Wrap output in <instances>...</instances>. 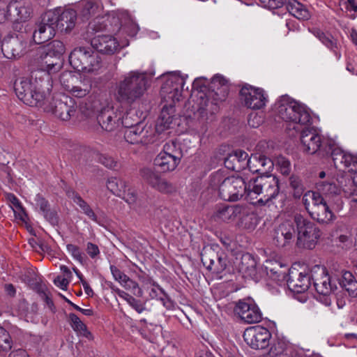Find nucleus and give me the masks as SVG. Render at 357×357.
Instances as JSON below:
<instances>
[{"instance_id": "obj_1", "label": "nucleus", "mask_w": 357, "mask_h": 357, "mask_svg": "<svg viewBox=\"0 0 357 357\" xmlns=\"http://www.w3.org/2000/svg\"><path fill=\"white\" fill-rule=\"evenodd\" d=\"M253 182L250 188V184L248 187L244 179L241 176L225 177L222 172L213 173L210 178V186L218 190L220 197L228 202H236L243 197V195L253 199V195H260L263 190V183L259 178L251 180Z\"/></svg>"}, {"instance_id": "obj_2", "label": "nucleus", "mask_w": 357, "mask_h": 357, "mask_svg": "<svg viewBox=\"0 0 357 357\" xmlns=\"http://www.w3.org/2000/svg\"><path fill=\"white\" fill-rule=\"evenodd\" d=\"M149 86V81L145 73L131 71L116 83L115 100L121 106L135 107L141 101Z\"/></svg>"}, {"instance_id": "obj_3", "label": "nucleus", "mask_w": 357, "mask_h": 357, "mask_svg": "<svg viewBox=\"0 0 357 357\" xmlns=\"http://www.w3.org/2000/svg\"><path fill=\"white\" fill-rule=\"evenodd\" d=\"M227 81L222 75H215L210 84L203 77L197 78L192 82V89L198 92L197 98V110L203 112L211 105H217L224 101L228 94Z\"/></svg>"}, {"instance_id": "obj_4", "label": "nucleus", "mask_w": 357, "mask_h": 357, "mask_svg": "<svg viewBox=\"0 0 357 357\" xmlns=\"http://www.w3.org/2000/svg\"><path fill=\"white\" fill-rule=\"evenodd\" d=\"M174 111V107L172 105L169 107L165 105L162 109L155 129L145 122L139 123L125 130V139L132 144L146 145L153 143L155 141V132H160L169 128L172 123Z\"/></svg>"}, {"instance_id": "obj_5", "label": "nucleus", "mask_w": 357, "mask_h": 357, "mask_svg": "<svg viewBox=\"0 0 357 357\" xmlns=\"http://www.w3.org/2000/svg\"><path fill=\"white\" fill-rule=\"evenodd\" d=\"M273 112L285 122L293 125L294 136L299 131L298 125L306 126L311 123L312 117L306 107L299 102L290 99L287 96H282L273 106Z\"/></svg>"}, {"instance_id": "obj_6", "label": "nucleus", "mask_w": 357, "mask_h": 357, "mask_svg": "<svg viewBox=\"0 0 357 357\" xmlns=\"http://www.w3.org/2000/svg\"><path fill=\"white\" fill-rule=\"evenodd\" d=\"M14 90L18 98L26 105L42 107L45 103L46 93L43 84H40L36 79L18 78L14 83Z\"/></svg>"}, {"instance_id": "obj_7", "label": "nucleus", "mask_w": 357, "mask_h": 357, "mask_svg": "<svg viewBox=\"0 0 357 357\" xmlns=\"http://www.w3.org/2000/svg\"><path fill=\"white\" fill-rule=\"evenodd\" d=\"M100 61L91 47H75L69 56L70 66L78 72H93L99 68Z\"/></svg>"}, {"instance_id": "obj_8", "label": "nucleus", "mask_w": 357, "mask_h": 357, "mask_svg": "<svg viewBox=\"0 0 357 357\" xmlns=\"http://www.w3.org/2000/svg\"><path fill=\"white\" fill-rule=\"evenodd\" d=\"M294 220L297 227L298 246L312 249L321 236L320 229L301 214H295Z\"/></svg>"}, {"instance_id": "obj_9", "label": "nucleus", "mask_w": 357, "mask_h": 357, "mask_svg": "<svg viewBox=\"0 0 357 357\" xmlns=\"http://www.w3.org/2000/svg\"><path fill=\"white\" fill-rule=\"evenodd\" d=\"M312 277L314 287L317 293L316 299L326 306H329L332 301V285L326 269L319 265L314 266L312 267Z\"/></svg>"}, {"instance_id": "obj_10", "label": "nucleus", "mask_w": 357, "mask_h": 357, "mask_svg": "<svg viewBox=\"0 0 357 357\" xmlns=\"http://www.w3.org/2000/svg\"><path fill=\"white\" fill-rule=\"evenodd\" d=\"M343 206V202L341 197H337V203L333 206L327 203L323 196L317 201L315 204L312 205L311 208L310 217L321 225H331L337 218L335 213L340 211Z\"/></svg>"}, {"instance_id": "obj_11", "label": "nucleus", "mask_w": 357, "mask_h": 357, "mask_svg": "<svg viewBox=\"0 0 357 357\" xmlns=\"http://www.w3.org/2000/svg\"><path fill=\"white\" fill-rule=\"evenodd\" d=\"M201 261L208 270L215 274L221 273L227 267V257L215 244L204 248Z\"/></svg>"}, {"instance_id": "obj_12", "label": "nucleus", "mask_w": 357, "mask_h": 357, "mask_svg": "<svg viewBox=\"0 0 357 357\" xmlns=\"http://www.w3.org/2000/svg\"><path fill=\"white\" fill-rule=\"evenodd\" d=\"M77 107L75 100L71 97L61 95L54 97L45 107V110L52 112L62 121H68L75 114Z\"/></svg>"}, {"instance_id": "obj_13", "label": "nucleus", "mask_w": 357, "mask_h": 357, "mask_svg": "<svg viewBox=\"0 0 357 357\" xmlns=\"http://www.w3.org/2000/svg\"><path fill=\"white\" fill-rule=\"evenodd\" d=\"M292 266L289 270L288 278L286 282L288 288L297 294L303 293L307 291L311 284L312 268H301Z\"/></svg>"}, {"instance_id": "obj_14", "label": "nucleus", "mask_w": 357, "mask_h": 357, "mask_svg": "<svg viewBox=\"0 0 357 357\" xmlns=\"http://www.w3.org/2000/svg\"><path fill=\"white\" fill-rule=\"evenodd\" d=\"M47 12L52 14V24L55 29L61 33L70 32L75 27L79 17L77 10L70 8L65 9L59 8Z\"/></svg>"}, {"instance_id": "obj_15", "label": "nucleus", "mask_w": 357, "mask_h": 357, "mask_svg": "<svg viewBox=\"0 0 357 357\" xmlns=\"http://www.w3.org/2000/svg\"><path fill=\"white\" fill-rule=\"evenodd\" d=\"M272 340L269 349V357H301L291 348H287L285 340L278 335L275 321L269 319V340Z\"/></svg>"}, {"instance_id": "obj_16", "label": "nucleus", "mask_w": 357, "mask_h": 357, "mask_svg": "<svg viewBox=\"0 0 357 357\" xmlns=\"http://www.w3.org/2000/svg\"><path fill=\"white\" fill-rule=\"evenodd\" d=\"M252 162L248 153L241 149L232 151L224 159L225 166L228 169L241 172L248 167L252 173L259 174L260 169H255Z\"/></svg>"}, {"instance_id": "obj_17", "label": "nucleus", "mask_w": 357, "mask_h": 357, "mask_svg": "<svg viewBox=\"0 0 357 357\" xmlns=\"http://www.w3.org/2000/svg\"><path fill=\"white\" fill-rule=\"evenodd\" d=\"M185 84L184 77L177 74H170L162 84L160 94L165 100L178 102Z\"/></svg>"}, {"instance_id": "obj_18", "label": "nucleus", "mask_w": 357, "mask_h": 357, "mask_svg": "<svg viewBox=\"0 0 357 357\" xmlns=\"http://www.w3.org/2000/svg\"><path fill=\"white\" fill-rule=\"evenodd\" d=\"M241 103L252 109H259L265 105L266 98L263 90L245 84L239 92Z\"/></svg>"}, {"instance_id": "obj_19", "label": "nucleus", "mask_w": 357, "mask_h": 357, "mask_svg": "<svg viewBox=\"0 0 357 357\" xmlns=\"http://www.w3.org/2000/svg\"><path fill=\"white\" fill-rule=\"evenodd\" d=\"M141 176L149 185L161 193L172 194L176 191L175 185L150 168L142 169Z\"/></svg>"}, {"instance_id": "obj_20", "label": "nucleus", "mask_w": 357, "mask_h": 357, "mask_svg": "<svg viewBox=\"0 0 357 357\" xmlns=\"http://www.w3.org/2000/svg\"><path fill=\"white\" fill-rule=\"evenodd\" d=\"M235 314L248 324L257 323L261 319V313L252 300H240L234 307Z\"/></svg>"}, {"instance_id": "obj_21", "label": "nucleus", "mask_w": 357, "mask_h": 357, "mask_svg": "<svg viewBox=\"0 0 357 357\" xmlns=\"http://www.w3.org/2000/svg\"><path fill=\"white\" fill-rule=\"evenodd\" d=\"M55 34V27L52 24L51 13H45L41 17V21L36 24L33 33V40L36 44L44 43L50 40Z\"/></svg>"}, {"instance_id": "obj_22", "label": "nucleus", "mask_w": 357, "mask_h": 357, "mask_svg": "<svg viewBox=\"0 0 357 357\" xmlns=\"http://www.w3.org/2000/svg\"><path fill=\"white\" fill-rule=\"evenodd\" d=\"M26 45V43L17 35H10L3 39L1 51L5 57L17 59L24 54Z\"/></svg>"}, {"instance_id": "obj_23", "label": "nucleus", "mask_w": 357, "mask_h": 357, "mask_svg": "<svg viewBox=\"0 0 357 357\" xmlns=\"http://www.w3.org/2000/svg\"><path fill=\"white\" fill-rule=\"evenodd\" d=\"M91 48L103 54H114L120 49L118 40L111 35H97L91 40Z\"/></svg>"}, {"instance_id": "obj_24", "label": "nucleus", "mask_w": 357, "mask_h": 357, "mask_svg": "<svg viewBox=\"0 0 357 357\" xmlns=\"http://www.w3.org/2000/svg\"><path fill=\"white\" fill-rule=\"evenodd\" d=\"M244 339L255 349H264L268 347V328L256 326L245 333Z\"/></svg>"}, {"instance_id": "obj_25", "label": "nucleus", "mask_w": 357, "mask_h": 357, "mask_svg": "<svg viewBox=\"0 0 357 357\" xmlns=\"http://www.w3.org/2000/svg\"><path fill=\"white\" fill-rule=\"evenodd\" d=\"M301 142L303 151L314 154L320 149L321 137L313 128H306L301 131Z\"/></svg>"}, {"instance_id": "obj_26", "label": "nucleus", "mask_w": 357, "mask_h": 357, "mask_svg": "<svg viewBox=\"0 0 357 357\" xmlns=\"http://www.w3.org/2000/svg\"><path fill=\"white\" fill-rule=\"evenodd\" d=\"M120 120V116L109 107L102 108L97 116L98 124L107 132H112L119 128Z\"/></svg>"}, {"instance_id": "obj_27", "label": "nucleus", "mask_w": 357, "mask_h": 357, "mask_svg": "<svg viewBox=\"0 0 357 357\" xmlns=\"http://www.w3.org/2000/svg\"><path fill=\"white\" fill-rule=\"evenodd\" d=\"M77 8L79 17L83 22L89 20L100 10V0H81Z\"/></svg>"}, {"instance_id": "obj_28", "label": "nucleus", "mask_w": 357, "mask_h": 357, "mask_svg": "<svg viewBox=\"0 0 357 357\" xmlns=\"http://www.w3.org/2000/svg\"><path fill=\"white\" fill-rule=\"evenodd\" d=\"M36 60L43 71L48 75L59 72L63 66V58L46 55H37Z\"/></svg>"}, {"instance_id": "obj_29", "label": "nucleus", "mask_w": 357, "mask_h": 357, "mask_svg": "<svg viewBox=\"0 0 357 357\" xmlns=\"http://www.w3.org/2000/svg\"><path fill=\"white\" fill-rule=\"evenodd\" d=\"M295 236V229L292 222L285 221L275 229L274 240L278 246H284Z\"/></svg>"}, {"instance_id": "obj_30", "label": "nucleus", "mask_w": 357, "mask_h": 357, "mask_svg": "<svg viewBox=\"0 0 357 357\" xmlns=\"http://www.w3.org/2000/svg\"><path fill=\"white\" fill-rule=\"evenodd\" d=\"M289 270L287 266L281 261L269 260V271L271 273L269 278L275 281L278 286L281 287L285 284Z\"/></svg>"}, {"instance_id": "obj_31", "label": "nucleus", "mask_w": 357, "mask_h": 357, "mask_svg": "<svg viewBox=\"0 0 357 357\" xmlns=\"http://www.w3.org/2000/svg\"><path fill=\"white\" fill-rule=\"evenodd\" d=\"M37 55H47L52 57L57 56L63 58L66 52V47L63 42L54 40L45 45L37 49Z\"/></svg>"}, {"instance_id": "obj_32", "label": "nucleus", "mask_w": 357, "mask_h": 357, "mask_svg": "<svg viewBox=\"0 0 357 357\" xmlns=\"http://www.w3.org/2000/svg\"><path fill=\"white\" fill-rule=\"evenodd\" d=\"M238 269L245 277L254 278L257 276V262L249 253L243 254L241 256V261L238 264Z\"/></svg>"}, {"instance_id": "obj_33", "label": "nucleus", "mask_w": 357, "mask_h": 357, "mask_svg": "<svg viewBox=\"0 0 357 357\" xmlns=\"http://www.w3.org/2000/svg\"><path fill=\"white\" fill-rule=\"evenodd\" d=\"M242 212V206H223L217 209L215 216L224 222H230L237 218Z\"/></svg>"}, {"instance_id": "obj_34", "label": "nucleus", "mask_w": 357, "mask_h": 357, "mask_svg": "<svg viewBox=\"0 0 357 357\" xmlns=\"http://www.w3.org/2000/svg\"><path fill=\"white\" fill-rule=\"evenodd\" d=\"M167 155L159 153L154 159V165L162 172L173 171L179 164L180 160Z\"/></svg>"}, {"instance_id": "obj_35", "label": "nucleus", "mask_w": 357, "mask_h": 357, "mask_svg": "<svg viewBox=\"0 0 357 357\" xmlns=\"http://www.w3.org/2000/svg\"><path fill=\"white\" fill-rule=\"evenodd\" d=\"M316 192H319L321 196L334 197V203H337V197H340L338 195L340 190L333 180L319 181L316 183Z\"/></svg>"}, {"instance_id": "obj_36", "label": "nucleus", "mask_w": 357, "mask_h": 357, "mask_svg": "<svg viewBox=\"0 0 357 357\" xmlns=\"http://www.w3.org/2000/svg\"><path fill=\"white\" fill-rule=\"evenodd\" d=\"M312 33L327 48L333 52L337 60L341 59L342 56L338 50L337 40L334 39L333 37L330 35L325 34L319 29L314 30Z\"/></svg>"}, {"instance_id": "obj_37", "label": "nucleus", "mask_w": 357, "mask_h": 357, "mask_svg": "<svg viewBox=\"0 0 357 357\" xmlns=\"http://www.w3.org/2000/svg\"><path fill=\"white\" fill-rule=\"evenodd\" d=\"M286 9L294 17L307 20L310 17V14L307 8L296 0H291L287 4Z\"/></svg>"}, {"instance_id": "obj_38", "label": "nucleus", "mask_w": 357, "mask_h": 357, "mask_svg": "<svg viewBox=\"0 0 357 357\" xmlns=\"http://www.w3.org/2000/svg\"><path fill=\"white\" fill-rule=\"evenodd\" d=\"M239 220L238 222V226L240 228L252 230L257 225V218L252 213L248 212L244 207H243V212L238 217Z\"/></svg>"}, {"instance_id": "obj_39", "label": "nucleus", "mask_w": 357, "mask_h": 357, "mask_svg": "<svg viewBox=\"0 0 357 357\" xmlns=\"http://www.w3.org/2000/svg\"><path fill=\"white\" fill-rule=\"evenodd\" d=\"M121 123L126 128V130L144 123V121L141 119L138 112L134 109L128 110L122 117H121Z\"/></svg>"}, {"instance_id": "obj_40", "label": "nucleus", "mask_w": 357, "mask_h": 357, "mask_svg": "<svg viewBox=\"0 0 357 357\" xmlns=\"http://www.w3.org/2000/svg\"><path fill=\"white\" fill-rule=\"evenodd\" d=\"M14 341L8 331L0 326V356H5L15 347Z\"/></svg>"}, {"instance_id": "obj_41", "label": "nucleus", "mask_w": 357, "mask_h": 357, "mask_svg": "<svg viewBox=\"0 0 357 357\" xmlns=\"http://www.w3.org/2000/svg\"><path fill=\"white\" fill-rule=\"evenodd\" d=\"M107 187L114 195L121 197L127 185L124 181L120 178L111 177L107 180Z\"/></svg>"}, {"instance_id": "obj_42", "label": "nucleus", "mask_w": 357, "mask_h": 357, "mask_svg": "<svg viewBox=\"0 0 357 357\" xmlns=\"http://www.w3.org/2000/svg\"><path fill=\"white\" fill-rule=\"evenodd\" d=\"M268 153V142L266 140L259 142L256 146V153L253 155V162L265 167L266 164V155Z\"/></svg>"}, {"instance_id": "obj_43", "label": "nucleus", "mask_w": 357, "mask_h": 357, "mask_svg": "<svg viewBox=\"0 0 357 357\" xmlns=\"http://www.w3.org/2000/svg\"><path fill=\"white\" fill-rule=\"evenodd\" d=\"M273 167H275L283 175H288L291 171L289 161L284 157L280 155L271 161Z\"/></svg>"}, {"instance_id": "obj_44", "label": "nucleus", "mask_w": 357, "mask_h": 357, "mask_svg": "<svg viewBox=\"0 0 357 357\" xmlns=\"http://www.w3.org/2000/svg\"><path fill=\"white\" fill-rule=\"evenodd\" d=\"M321 196V195H319V192L311 190L307 191L303 195L302 202L309 215L311 213L312 205L315 204V200L317 201V199H319Z\"/></svg>"}, {"instance_id": "obj_45", "label": "nucleus", "mask_w": 357, "mask_h": 357, "mask_svg": "<svg viewBox=\"0 0 357 357\" xmlns=\"http://www.w3.org/2000/svg\"><path fill=\"white\" fill-rule=\"evenodd\" d=\"M160 153L165 154L168 156H171L172 158L176 156V159L180 161L182 157L180 147L178 146L177 144L173 141L166 143L163 146V151Z\"/></svg>"}, {"instance_id": "obj_46", "label": "nucleus", "mask_w": 357, "mask_h": 357, "mask_svg": "<svg viewBox=\"0 0 357 357\" xmlns=\"http://www.w3.org/2000/svg\"><path fill=\"white\" fill-rule=\"evenodd\" d=\"M121 284L127 290L130 291L135 296L137 297L143 296V291L139 287L137 282L130 279L127 276Z\"/></svg>"}, {"instance_id": "obj_47", "label": "nucleus", "mask_w": 357, "mask_h": 357, "mask_svg": "<svg viewBox=\"0 0 357 357\" xmlns=\"http://www.w3.org/2000/svg\"><path fill=\"white\" fill-rule=\"evenodd\" d=\"M31 8L28 5H25V3L22 1H20L16 23L19 24L20 22L27 21L31 17Z\"/></svg>"}, {"instance_id": "obj_48", "label": "nucleus", "mask_w": 357, "mask_h": 357, "mask_svg": "<svg viewBox=\"0 0 357 357\" xmlns=\"http://www.w3.org/2000/svg\"><path fill=\"white\" fill-rule=\"evenodd\" d=\"M289 182L290 186L294 190V197L300 198L304 191L301 180L298 176L293 175L289 178Z\"/></svg>"}, {"instance_id": "obj_49", "label": "nucleus", "mask_w": 357, "mask_h": 357, "mask_svg": "<svg viewBox=\"0 0 357 357\" xmlns=\"http://www.w3.org/2000/svg\"><path fill=\"white\" fill-rule=\"evenodd\" d=\"M64 87L70 91L73 96L77 98H83L90 91V87L86 86L82 88L80 86H74L73 84H64Z\"/></svg>"}, {"instance_id": "obj_50", "label": "nucleus", "mask_w": 357, "mask_h": 357, "mask_svg": "<svg viewBox=\"0 0 357 357\" xmlns=\"http://www.w3.org/2000/svg\"><path fill=\"white\" fill-rule=\"evenodd\" d=\"M19 1H20L17 0H10L8 4L6 3V11H8L6 13L8 15L7 20L16 23L17 9H19Z\"/></svg>"}, {"instance_id": "obj_51", "label": "nucleus", "mask_w": 357, "mask_h": 357, "mask_svg": "<svg viewBox=\"0 0 357 357\" xmlns=\"http://www.w3.org/2000/svg\"><path fill=\"white\" fill-rule=\"evenodd\" d=\"M66 248L67 250L75 260L78 261L82 264L86 262V257L78 246L73 244H68Z\"/></svg>"}, {"instance_id": "obj_52", "label": "nucleus", "mask_w": 357, "mask_h": 357, "mask_svg": "<svg viewBox=\"0 0 357 357\" xmlns=\"http://www.w3.org/2000/svg\"><path fill=\"white\" fill-rule=\"evenodd\" d=\"M107 24L102 20V18H96L92 22H90L88 26L89 33H98L106 29Z\"/></svg>"}, {"instance_id": "obj_53", "label": "nucleus", "mask_w": 357, "mask_h": 357, "mask_svg": "<svg viewBox=\"0 0 357 357\" xmlns=\"http://www.w3.org/2000/svg\"><path fill=\"white\" fill-rule=\"evenodd\" d=\"M77 204L81 208L83 213L91 220L96 222H98L97 215L95 214L90 206L83 199L79 200V202Z\"/></svg>"}, {"instance_id": "obj_54", "label": "nucleus", "mask_w": 357, "mask_h": 357, "mask_svg": "<svg viewBox=\"0 0 357 357\" xmlns=\"http://www.w3.org/2000/svg\"><path fill=\"white\" fill-rule=\"evenodd\" d=\"M99 162L102 164L107 168L111 169H116L119 167V165L112 157L102 155L99 157Z\"/></svg>"}, {"instance_id": "obj_55", "label": "nucleus", "mask_w": 357, "mask_h": 357, "mask_svg": "<svg viewBox=\"0 0 357 357\" xmlns=\"http://www.w3.org/2000/svg\"><path fill=\"white\" fill-rule=\"evenodd\" d=\"M343 165L347 167H351L349 171L357 172V156L344 152Z\"/></svg>"}, {"instance_id": "obj_56", "label": "nucleus", "mask_w": 357, "mask_h": 357, "mask_svg": "<svg viewBox=\"0 0 357 357\" xmlns=\"http://www.w3.org/2000/svg\"><path fill=\"white\" fill-rule=\"evenodd\" d=\"M121 197L128 204H132L136 202L137 195L134 189L126 188L124 189V192Z\"/></svg>"}, {"instance_id": "obj_57", "label": "nucleus", "mask_w": 357, "mask_h": 357, "mask_svg": "<svg viewBox=\"0 0 357 357\" xmlns=\"http://www.w3.org/2000/svg\"><path fill=\"white\" fill-rule=\"evenodd\" d=\"M69 321L72 328L79 332L85 328L86 325L80 320V319L74 313L69 314Z\"/></svg>"}, {"instance_id": "obj_58", "label": "nucleus", "mask_w": 357, "mask_h": 357, "mask_svg": "<svg viewBox=\"0 0 357 357\" xmlns=\"http://www.w3.org/2000/svg\"><path fill=\"white\" fill-rule=\"evenodd\" d=\"M356 279L353 274L347 271H342V276L340 279V284L342 288H344L348 284L351 283Z\"/></svg>"}, {"instance_id": "obj_59", "label": "nucleus", "mask_w": 357, "mask_h": 357, "mask_svg": "<svg viewBox=\"0 0 357 357\" xmlns=\"http://www.w3.org/2000/svg\"><path fill=\"white\" fill-rule=\"evenodd\" d=\"M128 303L138 313H142L146 310L145 303H142L140 300L136 299L133 296L130 298Z\"/></svg>"}, {"instance_id": "obj_60", "label": "nucleus", "mask_w": 357, "mask_h": 357, "mask_svg": "<svg viewBox=\"0 0 357 357\" xmlns=\"http://www.w3.org/2000/svg\"><path fill=\"white\" fill-rule=\"evenodd\" d=\"M43 215L45 218L50 222L52 225H57L59 222V217L57 213L54 210H51L50 208L44 212Z\"/></svg>"}, {"instance_id": "obj_61", "label": "nucleus", "mask_w": 357, "mask_h": 357, "mask_svg": "<svg viewBox=\"0 0 357 357\" xmlns=\"http://www.w3.org/2000/svg\"><path fill=\"white\" fill-rule=\"evenodd\" d=\"M36 206L40 208V211L43 213L50 208V204L41 195L37 194L35 198Z\"/></svg>"}, {"instance_id": "obj_62", "label": "nucleus", "mask_w": 357, "mask_h": 357, "mask_svg": "<svg viewBox=\"0 0 357 357\" xmlns=\"http://www.w3.org/2000/svg\"><path fill=\"white\" fill-rule=\"evenodd\" d=\"M331 156L334 162L335 165H337L338 162L343 164L344 159V151L340 149H334L331 151Z\"/></svg>"}, {"instance_id": "obj_63", "label": "nucleus", "mask_w": 357, "mask_h": 357, "mask_svg": "<svg viewBox=\"0 0 357 357\" xmlns=\"http://www.w3.org/2000/svg\"><path fill=\"white\" fill-rule=\"evenodd\" d=\"M110 270L114 278L120 283H121L128 276L114 265L110 266Z\"/></svg>"}, {"instance_id": "obj_64", "label": "nucleus", "mask_w": 357, "mask_h": 357, "mask_svg": "<svg viewBox=\"0 0 357 357\" xmlns=\"http://www.w3.org/2000/svg\"><path fill=\"white\" fill-rule=\"evenodd\" d=\"M86 251L92 259L96 258L100 254L98 245L91 242L87 243Z\"/></svg>"}]
</instances>
